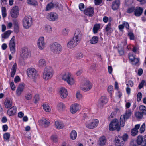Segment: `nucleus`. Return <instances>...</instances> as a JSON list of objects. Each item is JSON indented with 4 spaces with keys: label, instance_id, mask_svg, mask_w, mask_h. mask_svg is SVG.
Segmentation results:
<instances>
[{
    "label": "nucleus",
    "instance_id": "nucleus-39",
    "mask_svg": "<svg viewBox=\"0 0 146 146\" xmlns=\"http://www.w3.org/2000/svg\"><path fill=\"white\" fill-rule=\"evenodd\" d=\"M43 107L44 110L46 112H49L50 111V108L49 105L46 104H44Z\"/></svg>",
    "mask_w": 146,
    "mask_h": 146
},
{
    "label": "nucleus",
    "instance_id": "nucleus-6",
    "mask_svg": "<svg viewBox=\"0 0 146 146\" xmlns=\"http://www.w3.org/2000/svg\"><path fill=\"white\" fill-rule=\"evenodd\" d=\"M62 80L66 81L67 83L70 85L73 84L74 83V80L72 77L71 74L69 73L64 74L62 76Z\"/></svg>",
    "mask_w": 146,
    "mask_h": 146
},
{
    "label": "nucleus",
    "instance_id": "nucleus-35",
    "mask_svg": "<svg viewBox=\"0 0 146 146\" xmlns=\"http://www.w3.org/2000/svg\"><path fill=\"white\" fill-rule=\"evenodd\" d=\"M46 65V62L45 60L44 59H40L38 62V66L40 67H43Z\"/></svg>",
    "mask_w": 146,
    "mask_h": 146
},
{
    "label": "nucleus",
    "instance_id": "nucleus-7",
    "mask_svg": "<svg viewBox=\"0 0 146 146\" xmlns=\"http://www.w3.org/2000/svg\"><path fill=\"white\" fill-rule=\"evenodd\" d=\"M27 72L28 76L30 78L34 79L37 78V72L35 68H29L27 69Z\"/></svg>",
    "mask_w": 146,
    "mask_h": 146
},
{
    "label": "nucleus",
    "instance_id": "nucleus-22",
    "mask_svg": "<svg viewBox=\"0 0 146 146\" xmlns=\"http://www.w3.org/2000/svg\"><path fill=\"white\" fill-rule=\"evenodd\" d=\"M24 86L23 84H20L17 88L16 93L17 96H20L24 88Z\"/></svg>",
    "mask_w": 146,
    "mask_h": 146
},
{
    "label": "nucleus",
    "instance_id": "nucleus-33",
    "mask_svg": "<svg viewBox=\"0 0 146 146\" xmlns=\"http://www.w3.org/2000/svg\"><path fill=\"white\" fill-rule=\"evenodd\" d=\"M12 103L11 101L8 99H6L5 104V107L7 108L11 107L12 105Z\"/></svg>",
    "mask_w": 146,
    "mask_h": 146
},
{
    "label": "nucleus",
    "instance_id": "nucleus-2",
    "mask_svg": "<svg viewBox=\"0 0 146 146\" xmlns=\"http://www.w3.org/2000/svg\"><path fill=\"white\" fill-rule=\"evenodd\" d=\"M31 56V52L27 48L24 47L21 50L20 56L23 60H26Z\"/></svg>",
    "mask_w": 146,
    "mask_h": 146
},
{
    "label": "nucleus",
    "instance_id": "nucleus-31",
    "mask_svg": "<svg viewBox=\"0 0 146 146\" xmlns=\"http://www.w3.org/2000/svg\"><path fill=\"white\" fill-rule=\"evenodd\" d=\"M47 18L50 21H55V14L54 12H50L48 13L47 16Z\"/></svg>",
    "mask_w": 146,
    "mask_h": 146
},
{
    "label": "nucleus",
    "instance_id": "nucleus-51",
    "mask_svg": "<svg viewBox=\"0 0 146 146\" xmlns=\"http://www.w3.org/2000/svg\"><path fill=\"white\" fill-rule=\"evenodd\" d=\"M83 57V55L82 53H78L76 54V57L77 59L82 58Z\"/></svg>",
    "mask_w": 146,
    "mask_h": 146
},
{
    "label": "nucleus",
    "instance_id": "nucleus-58",
    "mask_svg": "<svg viewBox=\"0 0 146 146\" xmlns=\"http://www.w3.org/2000/svg\"><path fill=\"white\" fill-rule=\"evenodd\" d=\"M111 24L109 23H108L106 25L105 28V30L106 31H108L111 29Z\"/></svg>",
    "mask_w": 146,
    "mask_h": 146
},
{
    "label": "nucleus",
    "instance_id": "nucleus-60",
    "mask_svg": "<svg viewBox=\"0 0 146 146\" xmlns=\"http://www.w3.org/2000/svg\"><path fill=\"white\" fill-rule=\"evenodd\" d=\"M69 31V29L67 28L64 29L62 31V33L65 35H66Z\"/></svg>",
    "mask_w": 146,
    "mask_h": 146
},
{
    "label": "nucleus",
    "instance_id": "nucleus-8",
    "mask_svg": "<svg viewBox=\"0 0 146 146\" xmlns=\"http://www.w3.org/2000/svg\"><path fill=\"white\" fill-rule=\"evenodd\" d=\"M22 21L24 27L26 29L30 27L32 23V19L31 17H25Z\"/></svg>",
    "mask_w": 146,
    "mask_h": 146
},
{
    "label": "nucleus",
    "instance_id": "nucleus-36",
    "mask_svg": "<svg viewBox=\"0 0 146 146\" xmlns=\"http://www.w3.org/2000/svg\"><path fill=\"white\" fill-rule=\"evenodd\" d=\"M54 6V4L52 3H50L48 4L46 6V11H48L53 8Z\"/></svg>",
    "mask_w": 146,
    "mask_h": 146
},
{
    "label": "nucleus",
    "instance_id": "nucleus-11",
    "mask_svg": "<svg viewBox=\"0 0 146 146\" xmlns=\"http://www.w3.org/2000/svg\"><path fill=\"white\" fill-rule=\"evenodd\" d=\"M15 37L13 36L10 41L9 44L10 51L12 54L15 52Z\"/></svg>",
    "mask_w": 146,
    "mask_h": 146
},
{
    "label": "nucleus",
    "instance_id": "nucleus-16",
    "mask_svg": "<svg viewBox=\"0 0 146 146\" xmlns=\"http://www.w3.org/2000/svg\"><path fill=\"white\" fill-rule=\"evenodd\" d=\"M80 109V106L78 104L75 103L72 104L70 107V112L72 114H74Z\"/></svg>",
    "mask_w": 146,
    "mask_h": 146
},
{
    "label": "nucleus",
    "instance_id": "nucleus-62",
    "mask_svg": "<svg viewBox=\"0 0 146 146\" xmlns=\"http://www.w3.org/2000/svg\"><path fill=\"white\" fill-rule=\"evenodd\" d=\"M94 1L95 5H99L102 3V0H94Z\"/></svg>",
    "mask_w": 146,
    "mask_h": 146
},
{
    "label": "nucleus",
    "instance_id": "nucleus-48",
    "mask_svg": "<svg viewBox=\"0 0 146 146\" xmlns=\"http://www.w3.org/2000/svg\"><path fill=\"white\" fill-rule=\"evenodd\" d=\"M10 137V134L8 133H6L3 135V138L6 140H8Z\"/></svg>",
    "mask_w": 146,
    "mask_h": 146
},
{
    "label": "nucleus",
    "instance_id": "nucleus-55",
    "mask_svg": "<svg viewBox=\"0 0 146 146\" xmlns=\"http://www.w3.org/2000/svg\"><path fill=\"white\" fill-rule=\"evenodd\" d=\"M128 36L129 37L130 39L134 40V36L133 33L131 32H129L128 35Z\"/></svg>",
    "mask_w": 146,
    "mask_h": 146
},
{
    "label": "nucleus",
    "instance_id": "nucleus-37",
    "mask_svg": "<svg viewBox=\"0 0 146 146\" xmlns=\"http://www.w3.org/2000/svg\"><path fill=\"white\" fill-rule=\"evenodd\" d=\"M139 109L142 113L144 114H146V107L143 105H141L139 107Z\"/></svg>",
    "mask_w": 146,
    "mask_h": 146
},
{
    "label": "nucleus",
    "instance_id": "nucleus-18",
    "mask_svg": "<svg viewBox=\"0 0 146 146\" xmlns=\"http://www.w3.org/2000/svg\"><path fill=\"white\" fill-rule=\"evenodd\" d=\"M84 13L89 17L92 16L94 13V10L93 8H88L86 9L84 11Z\"/></svg>",
    "mask_w": 146,
    "mask_h": 146
},
{
    "label": "nucleus",
    "instance_id": "nucleus-49",
    "mask_svg": "<svg viewBox=\"0 0 146 146\" xmlns=\"http://www.w3.org/2000/svg\"><path fill=\"white\" fill-rule=\"evenodd\" d=\"M76 97L79 100H80L82 98V95L80 94V91H78L76 94Z\"/></svg>",
    "mask_w": 146,
    "mask_h": 146
},
{
    "label": "nucleus",
    "instance_id": "nucleus-47",
    "mask_svg": "<svg viewBox=\"0 0 146 146\" xmlns=\"http://www.w3.org/2000/svg\"><path fill=\"white\" fill-rule=\"evenodd\" d=\"M138 132V131L135 129H132L131 131V134L133 136H135L136 135Z\"/></svg>",
    "mask_w": 146,
    "mask_h": 146
},
{
    "label": "nucleus",
    "instance_id": "nucleus-4",
    "mask_svg": "<svg viewBox=\"0 0 146 146\" xmlns=\"http://www.w3.org/2000/svg\"><path fill=\"white\" fill-rule=\"evenodd\" d=\"M109 129L110 131L117 130V131H119L120 130V128L118 120L116 119L113 120L109 125Z\"/></svg>",
    "mask_w": 146,
    "mask_h": 146
},
{
    "label": "nucleus",
    "instance_id": "nucleus-63",
    "mask_svg": "<svg viewBox=\"0 0 146 146\" xmlns=\"http://www.w3.org/2000/svg\"><path fill=\"white\" fill-rule=\"evenodd\" d=\"M19 26H15L14 31L16 33H18L19 31Z\"/></svg>",
    "mask_w": 146,
    "mask_h": 146
},
{
    "label": "nucleus",
    "instance_id": "nucleus-17",
    "mask_svg": "<svg viewBox=\"0 0 146 146\" xmlns=\"http://www.w3.org/2000/svg\"><path fill=\"white\" fill-rule=\"evenodd\" d=\"M115 141H116L115 143L116 146H123L124 145L125 142L123 140V138L120 136L116 138Z\"/></svg>",
    "mask_w": 146,
    "mask_h": 146
},
{
    "label": "nucleus",
    "instance_id": "nucleus-19",
    "mask_svg": "<svg viewBox=\"0 0 146 146\" xmlns=\"http://www.w3.org/2000/svg\"><path fill=\"white\" fill-rule=\"evenodd\" d=\"M79 43L73 38L67 44V46L70 48H72L76 46Z\"/></svg>",
    "mask_w": 146,
    "mask_h": 146
},
{
    "label": "nucleus",
    "instance_id": "nucleus-40",
    "mask_svg": "<svg viewBox=\"0 0 146 146\" xmlns=\"http://www.w3.org/2000/svg\"><path fill=\"white\" fill-rule=\"evenodd\" d=\"M27 2L28 4L34 5L38 4L37 2L35 0H27Z\"/></svg>",
    "mask_w": 146,
    "mask_h": 146
},
{
    "label": "nucleus",
    "instance_id": "nucleus-21",
    "mask_svg": "<svg viewBox=\"0 0 146 146\" xmlns=\"http://www.w3.org/2000/svg\"><path fill=\"white\" fill-rule=\"evenodd\" d=\"M39 123L40 125L45 127H48L50 123V122L44 119L40 120Z\"/></svg>",
    "mask_w": 146,
    "mask_h": 146
},
{
    "label": "nucleus",
    "instance_id": "nucleus-38",
    "mask_svg": "<svg viewBox=\"0 0 146 146\" xmlns=\"http://www.w3.org/2000/svg\"><path fill=\"white\" fill-rule=\"evenodd\" d=\"M100 25L99 24H96L94 25L93 28V32L94 33H97L98 30L100 29Z\"/></svg>",
    "mask_w": 146,
    "mask_h": 146
},
{
    "label": "nucleus",
    "instance_id": "nucleus-12",
    "mask_svg": "<svg viewBox=\"0 0 146 146\" xmlns=\"http://www.w3.org/2000/svg\"><path fill=\"white\" fill-rule=\"evenodd\" d=\"M136 141L138 145H141L142 146H146V135L144 136V139L142 136H138Z\"/></svg>",
    "mask_w": 146,
    "mask_h": 146
},
{
    "label": "nucleus",
    "instance_id": "nucleus-13",
    "mask_svg": "<svg viewBox=\"0 0 146 146\" xmlns=\"http://www.w3.org/2000/svg\"><path fill=\"white\" fill-rule=\"evenodd\" d=\"M82 37V34L81 31L79 29L76 30L74 36V40H76L80 43Z\"/></svg>",
    "mask_w": 146,
    "mask_h": 146
},
{
    "label": "nucleus",
    "instance_id": "nucleus-5",
    "mask_svg": "<svg viewBox=\"0 0 146 146\" xmlns=\"http://www.w3.org/2000/svg\"><path fill=\"white\" fill-rule=\"evenodd\" d=\"M92 87V83L88 80H84L81 85L80 88L83 91L86 92L89 90Z\"/></svg>",
    "mask_w": 146,
    "mask_h": 146
},
{
    "label": "nucleus",
    "instance_id": "nucleus-14",
    "mask_svg": "<svg viewBox=\"0 0 146 146\" xmlns=\"http://www.w3.org/2000/svg\"><path fill=\"white\" fill-rule=\"evenodd\" d=\"M37 44L38 47L40 49L42 50L44 48L45 44L44 37H41L39 38L38 40Z\"/></svg>",
    "mask_w": 146,
    "mask_h": 146
},
{
    "label": "nucleus",
    "instance_id": "nucleus-46",
    "mask_svg": "<svg viewBox=\"0 0 146 146\" xmlns=\"http://www.w3.org/2000/svg\"><path fill=\"white\" fill-rule=\"evenodd\" d=\"M58 9L60 11H62L63 9L62 6L60 4L57 3H55V8Z\"/></svg>",
    "mask_w": 146,
    "mask_h": 146
},
{
    "label": "nucleus",
    "instance_id": "nucleus-1",
    "mask_svg": "<svg viewBox=\"0 0 146 146\" xmlns=\"http://www.w3.org/2000/svg\"><path fill=\"white\" fill-rule=\"evenodd\" d=\"M132 114V112L131 110H128L126 111L124 114L121 116L120 119V124L121 126L123 127L126 121L130 118Z\"/></svg>",
    "mask_w": 146,
    "mask_h": 146
},
{
    "label": "nucleus",
    "instance_id": "nucleus-25",
    "mask_svg": "<svg viewBox=\"0 0 146 146\" xmlns=\"http://www.w3.org/2000/svg\"><path fill=\"white\" fill-rule=\"evenodd\" d=\"M16 111V107L13 106L8 110L7 113L9 116H12L15 113Z\"/></svg>",
    "mask_w": 146,
    "mask_h": 146
},
{
    "label": "nucleus",
    "instance_id": "nucleus-64",
    "mask_svg": "<svg viewBox=\"0 0 146 146\" xmlns=\"http://www.w3.org/2000/svg\"><path fill=\"white\" fill-rule=\"evenodd\" d=\"M139 61V59L138 58H134V59L133 61H132L133 62V64H134L135 65H136L137 63Z\"/></svg>",
    "mask_w": 146,
    "mask_h": 146
},
{
    "label": "nucleus",
    "instance_id": "nucleus-27",
    "mask_svg": "<svg viewBox=\"0 0 146 146\" xmlns=\"http://www.w3.org/2000/svg\"><path fill=\"white\" fill-rule=\"evenodd\" d=\"M106 142V139L104 136L100 137L99 140L98 144L100 146H103L104 145Z\"/></svg>",
    "mask_w": 146,
    "mask_h": 146
},
{
    "label": "nucleus",
    "instance_id": "nucleus-45",
    "mask_svg": "<svg viewBox=\"0 0 146 146\" xmlns=\"http://www.w3.org/2000/svg\"><path fill=\"white\" fill-rule=\"evenodd\" d=\"M145 123H143L140 129V132L141 133H143L145 130Z\"/></svg>",
    "mask_w": 146,
    "mask_h": 146
},
{
    "label": "nucleus",
    "instance_id": "nucleus-10",
    "mask_svg": "<svg viewBox=\"0 0 146 146\" xmlns=\"http://www.w3.org/2000/svg\"><path fill=\"white\" fill-rule=\"evenodd\" d=\"M58 93L62 99L66 98L68 94L67 90L64 87H61L59 89Z\"/></svg>",
    "mask_w": 146,
    "mask_h": 146
},
{
    "label": "nucleus",
    "instance_id": "nucleus-50",
    "mask_svg": "<svg viewBox=\"0 0 146 146\" xmlns=\"http://www.w3.org/2000/svg\"><path fill=\"white\" fill-rule=\"evenodd\" d=\"M135 7H132L129 8L127 10V12L128 13H131L135 10Z\"/></svg>",
    "mask_w": 146,
    "mask_h": 146
},
{
    "label": "nucleus",
    "instance_id": "nucleus-29",
    "mask_svg": "<svg viewBox=\"0 0 146 146\" xmlns=\"http://www.w3.org/2000/svg\"><path fill=\"white\" fill-rule=\"evenodd\" d=\"M108 102L107 98L105 96H102L99 100V103L102 106L106 103Z\"/></svg>",
    "mask_w": 146,
    "mask_h": 146
},
{
    "label": "nucleus",
    "instance_id": "nucleus-59",
    "mask_svg": "<svg viewBox=\"0 0 146 146\" xmlns=\"http://www.w3.org/2000/svg\"><path fill=\"white\" fill-rule=\"evenodd\" d=\"M145 81L144 80H142L140 83L139 84L138 87L139 89H141L143 88L145 84Z\"/></svg>",
    "mask_w": 146,
    "mask_h": 146
},
{
    "label": "nucleus",
    "instance_id": "nucleus-28",
    "mask_svg": "<svg viewBox=\"0 0 146 146\" xmlns=\"http://www.w3.org/2000/svg\"><path fill=\"white\" fill-rule=\"evenodd\" d=\"M62 50V46L60 44L55 42V53L58 54L61 52Z\"/></svg>",
    "mask_w": 146,
    "mask_h": 146
},
{
    "label": "nucleus",
    "instance_id": "nucleus-20",
    "mask_svg": "<svg viewBox=\"0 0 146 146\" xmlns=\"http://www.w3.org/2000/svg\"><path fill=\"white\" fill-rule=\"evenodd\" d=\"M143 9L139 7H137L135 9L134 14L136 16H140L142 13Z\"/></svg>",
    "mask_w": 146,
    "mask_h": 146
},
{
    "label": "nucleus",
    "instance_id": "nucleus-43",
    "mask_svg": "<svg viewBox=\"0 0 146 146\" xmlns=\"http://www.w3.org/2000/svg\"><path fill=\"white\" fill-rule=\"evenodd\" d=\"M45 30L46 32L50 33L52 31V28L50 26L46 25L45 26Z\"/></svg>",
    "mask_w": 146,
    "mask_h": 146
},
{
    "label": "nucleus",
    "instance_id": "nucleus-32",
    "mask_svg": "<svg viewBox=\"0 0 146 146\" xmlns=\"http://www.w3.org/2000/svg\"><path fill=\"white\" fill-rule=\"evenodd\" d=\"M99 38L97 36H94L90 40V43L91 44H94L98 43Z\"/></svg>",
    "mask_w": 146,
    "mask_h": 146
},
{
    "label": "nucleus",
    "instance_id": "nucleus-57",
    "mask_svg": "<svg viewBox=\"0 0 146 146\" xmlns=\"http://www.w3.org/2000/svg\"><path fill=\"white\" fill-rule=\"evenodd\" d=\"M35 101L34 102L35 103H37L38 101L39 100V95L38 94H36L34 97Z\"/></svg>",
    "mask_w": 146,
    "mask_h": 146
},
{
    "label": "nucleus",
    "instance_id": "nucleus-52",
    "mask_svg": "<svg viewBox=\"0 0 146 146\" xmlns=\"http://www.w3.org/2000/svg\"><path fill=\"white\" fill-rule=\"evenodd\" d=\"M55 44L54 43L51 44L50 45V48L51 50L54 53L55 51Z\"/></svg>",
    "mask_w": 146,
    "mask_h": 146
},
{
    "label": "nucleus",
    "instance_id": "nucleus-54",
    "mask_svg": "<svg viewBox=\"0 0 146 146\" xmlns=\"http://www.w3.org/2000/svg\"><path fill=\"white\" fill-rule=\"evenodd\" d=\"M142 97V94L140 92H138L137 94V100L138 102L140 101Z\"/></svg>",
    "mask_w": 146,
    "mask_h": 146
},
{
    "label": "nucleus",
    "instance_id": "nucleus-30",
    "mask_svg": "<svg viewBox=\"0 0 146 146\" xmlns=\"http://www.w3.org/2000/svg\"><path fill=\"white\" fill-rule=\"evenodd\" d=\"M17 67V64L16 63L13 65L11 69V76L12 77H13L16 72V70Z\"/></svg>",
    "mask_w": 146,
    "mask_h": 146
},
{
    "label": "nucleus",
    "instance_id": "nucleus-23",
    "mask_svg": "<svg viewBox=\"0 0 146 146\" xmlns=\"http://www.w3.org/2000/svg\"><path fill=\"white\" fill-rule=\"evenodd\" d=\"M120 4V1L119 0H115L112 3V9L114 10L117 9L119 8Z\"/></svg>",
    "mask_w": 146,
    "mask_h": 146
},
{
    "label": "nucleus",
    "instance_id": "nucleus-9",
    "mask_svg": "<svg viewBox=\"0 0 146 146\" xmlns=\"http://www.w3.org/2000/svg\"><path fill=\"white\" fill-rule=\"evenodd\" d=\"M99 121L97 119H95L92 121H89L86 123V127L89 129H93L98 125Z\"/></svg>",
    "mask_w": 146,
    "mask_h": 146
},
{
    "label": "nucleus",
    "instance_id": "nucleus-15",
    "mask_svg": "<svg viewBox=\"0 0 146 146\" xmlns=\"http://www.w3.org/2000/svg\"><path fill=\"white\" fill-rule=\"evenodd\" d=\"M19 11V8L17 6H15L13 7L10 12L11 16L13 18H16L18 16Z\"/></svg>",
    "mask_w": 146,
    "mask_h": 146
},
{
    "label": "nucleus",
    "instance_id": "nucleus-53",
    "mask_svg": "<svg viewBox=\"0 0 146 146\" xmlns=\"http://www.w3.org/2000/svg\"><path fill=\"white\" fill-rule=\"evenodd\" d=\"M133 82L131 80H129L126 83V85L127 86V87H129V86L132 87L133 86Z\"/></svg>",
    "mask_w": 146,
    "mask_h": 146
},
{
    "label": "nucleus",
    "instance_id": "nucleus-44",
    "mask_svg": "<svg viewBox=\"0 0 146 146\" xmlns=\"http://www.w3.org/2000/svg\"><path fill=\"white\" fill-rule=\"evenodd\" d=\"M143 113L141 112H137L135 113V117L137 118L141 119L143 117Z\"/></svg>",
    "mask_w": 146,
    "mask_h": 146
},
{
    "label": "nucleus",
    "instance_id": "nucleus-41",
    "mask_svg": "<svg viewBox=\"0 0 146 146\" xmlns=\"http://www.w3.org/2000/svg\"><path fill=\"white\" fill-rule=\"evenodd\" d=\"M11 32L12 31L11 30H8L5 32L4 34L3 38L5 39L8 38L11 33Z\"/></svg>",
    "mask_w": 146,
    "mask_h": 146
},
{
    "label": "nucleus",
    "instance_id": "nucleus-24",
    "mask_svg": "<svg viewBox=\"0 0 146 146\" xmlns=\"http://www.w3.org/2000/svg\"><path fill=\"white\" fill-rule=\"evenodd\" d=\"M57 109L60 111H63L65 108V105L62 102L59 103L57 105Z\"/></svg>",
    "mask_w": 146,
    "mask_h": 146
},
{
    "label": "nucleus",
    "instance_id": "nucleus-26",
    "mask_svg": "<svg viewBox=\"0 0 146 146\" xmlns=\"http://www.w3.org/2000/svg\"><path fill=\"white\" fill-rule=\"evenodd\" d=\"M64 127L63 123L60 121H55V127L58 129H62Z\"/></svg>",
    "mask_w": 146,
    "mask_h": 146
},
{
    "label": "nucleus",
    "instance_id": "nucleus-3",
    "mask_svg": "<svg viewBox=\"0 0 146 146\" xmlns=\"http://www.w3.org/2000/svg\"><path fill=\"white\" fill-rule=\"evenodd\" d=\"M52 68L47 66L44 70L43 75V78L45 80H47L50 78L52 76Z\"/></svg>",
    "mask_w": 146,
    "mask_h": 146
},
{
    "label": "nucleus",
    "instance_id": "nucleus-34",
    "mask_svg": "<svg viewBox=\"0 0 146 146\" xmlns=\"http://www.w3.org/2000/svg\"><path fill=\"white\" fill-rule=\"evenodd\" d=\"M77 136V134L76 131L75 130H73L71 132L70 137V138L72 140L75 139Z\"/></svg>",
    "mask_w": 146,
    "mask_h": 146
},
{
    "label": "nucleus",
    "instance_id": "nucleus-56",
    "mask_svg": "<svg viewBox=\"0 0 146 146\" xmlns=\"http://www.w3.org/2000/svg\"><path fill=\"white\" fill-rule=\"evenodd\" d=\"M113 89V88L112 86L111 85L109 86L108 87V91L109 92V93H110V95H111L112 93V90Z\"/></svg>",
    "mask_w": 146,
    "mask_h": 146
},
{
    "label": "nucleus",
    "instance_id": "nucleus-61",
    "mask_svg": "<svg viewBox=\"0 0 146 146\" xmlns=\"http://www.w3.org/2000/svg\"><path fill=\"white\" fill-rule=\"evenodd\" d=\"M124 27V24L123 23L122 24L119 25L118 26V28L121 31H122Z\"/></svg>",
    "mask_w": 146,
    "mask_h": 146
},
{
    "label": "nucleus",
    "instance_id": "nucleus-42",
    "mask_svg": "<svg viewBox=\"0 0 146 146\" xmlns=\"http://www.w3.org/2000/svg\"><path fill=\"white\" fill-rule=\"evenodd\" d=\"M2 15L3 18H5L7 16L6 10L4 7H2L1 8Z\"/></svg>",
    "mask_w": 146,
    "mask_h": 146
}]
</instances>
